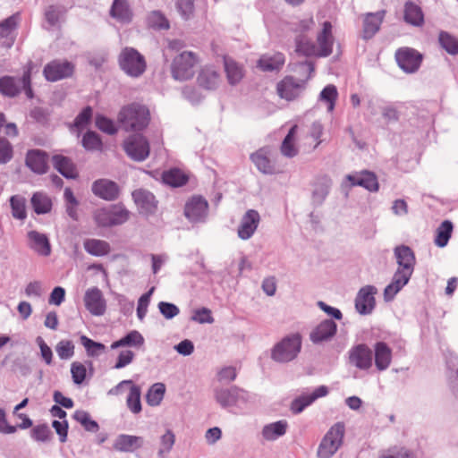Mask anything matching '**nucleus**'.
<instances>
[{
    "label": "nucleus",
    "instance_id": "nucleus-9",
    "mask_svg": "<svg viewBox=\"0 0 458 458\" xmlns=\"http://www.w3.org/2000/svg\"><path fill=\"white\" fill-rule=\"evenodd\" d=\"M214 397L222 408L227 410L241 407L247 402L246 393L235 386L230 387H215Z\"/></svg>",
    "mask_w": 458,
    "mask_h": 458
},
{
    "label": "nucleus",
    "instance_id": "nucleus-55",
    "mask_svg": "<svg viewBox=\"0 0 458 458\" xmlns=\"http://www.w3.org/2000/svg\"><path fill=\"white\" fill-rule=\"evenodd\" d=\"M18 19L19 14L15 13L0 22V38H9L17 27Z\"/></svg>",
    "mask_w": 458,
    "mask_h": 458
},
{
    "label": "nucleus",
    "instance_id": "nucleus-35",
    "mask_svg": "<svg viewBox=\"0 0 458 458\" xmlns=\"http://www.w3.org/2000/svg\"><path fill=\"white\" fill-rule=\"evenodd\" d=\"M110 15L122 23H129L132 18V12L127 0H114L110 9Z\"/></svg>",
    "mask_w": 458,
    "mask_h": 458
},
{
    "label": "nucleus",
    "instance_id": "nucleus-39",
    "mask_svg": "<svg viewBox=\"0 0 458 458\" xmlns=\"http://www.w3.org/2000/svg\"><path fill=\"white\" fill-rule=\"evenodd\" d=\"M144 337L137 330H131L119 340L111 344V349H117L120 347H134L140 348L144 344Z\"/></svg>",
    "mask_w": 458,
    "mask_h": 458
},
{
    "label": "nucleus",
    "instance_id": "nucleus-50",
    "mask_svg": "<svg viewBox=\"0 0 458 458\" xmlns=\"http://www.w3.org/2000/svg\"><path fill=\"white\" fill-rule=\"evenodd\" d=\"M438 41L440 46L450 55L458 54V39L445 31L439 33Z\"/></svg>",
    "mask_w": 458,
    "mask_h": 458
},
{
    "label": "nucleus",
    "instance_id": "nucleus-14",
    "mask_svg": "<svg viewBox=\"0 0 458 458\" xmlns=\"http://www.w3.org/2000/svg\"><path fill=\"white\" fill-rule=\"evenodd\" d=\"M208 214V203L201 196H193L185 204L184 215L192 223L205 222Z\"/></svg>",
    "mask_w": 458,
    "mask_h": 458
},
{
    "label": "nucleus",
    "instance_id": "nucleus-36",
    "mask_svg": "<svg viewBox=\"0 0 458 458\" xmlns=\"http://www.w3.org/2000/svg\"><path fill=\"white\" fill-rule=\"evenodd\" d=\"M404 21L414 27H421L424 24V14L421 8L411 1L404 4Z\"/></svg>",
    "mask_w": 458,
    "mask_h": 458
},
{
    "label": "nucleus",
    "instance_id": "nucleus-30",
    "mask_svg": "<svg viewBox=\"0 0 458 458\" xmlns=\"http://www.w3.org/2000/svg\"><path fill=\"white\" fill-rule=\"evenodd\" d=\"M411 277V275L395 271L391 283L384 290V300L386 301H393L395 295L408 284Z\"/></svg>",
    "mask_w": 458,
    "mask_h": 458
},
{
    "label": "nucleus",
    "instance_id": "nucleus-18",
    "mask_svg": "<svg viewBox=\"0 0 458 458\" xmlns=\"http://www.w3.org/2000/svg\"><path fill=\"white\" fill-rule=\"evenodd\" d=\"M84 303L86 309L94 316H101L106 311V300L98 287H93L86 291Z\"/></svg>",
    "mask_w": 458,
    "mask_h": 458
},
{
    "label": "nucleus",
    "instance_id": "nucleus-10",
    "mask_svg": "<svg viewBox=\"0 0 458 458\" xmlns=\"http://www.w3.org/2000/svg\"><path fill=\"white\" fill-rule=\"evenodd\" d=\"M126 154L133 160L144 161L149 155V143L141 134L129 136L123 143Z\"/></svg>",
    "mask_w": 458,
    "mask_h": 458
},
{
    "label": "nucleus",
    "instance_id": "nucleus-45",
    "mask_svg": "<svg viewBox=\"0 0 458 458\" xmlns=\"http://www.w3.org/2000/svg\"><path fill=\"white\" fill-rule=\"evenodd\" d=\"M31 205L37 214H47L51 210V199L45 194L37 192L31 198Z\"/></svg>",
    "mask_w": 458,
    "mask_h": 458
},
{
    "label": "nucleus",
    "instance_id": "nucleus-42",
    "mask_svg": "<svg viewBox=\"0 0 458 458\" xmlns=\"http://www.w3.org/2000/svg\"><path fill=\"white\" fill-rule=\"evenodd\" d=\"M286 428L287 422L285 420H278L264 426L262 436L266 440L273 441L284 436L286 432Z\"/></svg>",
    "mask_w": 458,
    "mask_h": 458
},
{
    "label": "nucleus",
    "instance_id": "nucleus-6",
    "mask_svg": "<svg viewBox=\"0 0 458 458\" xmlns=\"http://www.w3.org/2000/svg\"><path fill=\"white\" fill-rule=\"evenodd\" d=\"M118 64L121 70L132 78L141 76L147 68L145 57L138 50L129 47L121 51Z\"/></svg>",
    "mask_w": 458,
    "mask_h": 458
},
{
    "label": "nucleus",
    "instance_id": "nucleus-21",
    "mask_svg": "<svg viewBox=\"0 0 458 458\" xmlns=\"http://www.w3.org/2000/svg\"><path fill=\"white\" fill-rule=\"evenodd\" d=\"M337 331V325L332 319L320 322L310 334V341L315 344L330 341Z\"/></svg>",
    "mask_w": 458,
    "mask_h": 458
},
{
    "label": "nucleus",
    "instance_id": "nucleus-54",
    "mask_svg": "<svg viewBox=\"0 0 458 458\" xmlns=\"http://www.w3.org/2000/svg\"><path fill=\"white\" fill-rule=\"evenodd\" d=\"M148 24L155 30L169 29V21L159 11H153L148 16Z\"/></svg>",
    "mask_w": 458,
    "mask_h": 458
},
{
    "label": "nucleus",
    "instance_id": "nucleus-31",
    "mask_svg": "<svg viewBox=\"0 0 458 458\" xmlns=\"http://www.w3.org/2000/svg\"><path fill=\"white\" fill-rule=\"evenodd\" d=\"M384 16L385 11L366 14L363 21V34L366 39L371 38L379 30Z\"/></svg>",
    "mask_w": 458,
    "mask_h": 458
},
{
    "label": "nucleus",
    "instance_id": "nucleus-7",
    "mask_svg": "<svg viewBox=\"0 0 458 458\" xmlns=\"http://www.w3.org/2000/svg\"><path fill=\"white\" fill-rule=\"evenodd\" d=\"M345 433V426L344 422H336L334 424L322 438L318 449V458L332 457L343 444Z\"/></svg>",
    "mask_w": 458,
    "mask_h": 458
},
{
    "label": "nucleus",
    "instance_id": "nucleus-43",
    "mask_svg": "<svg viewBox=\"0 0 458 458\" xmlns=\"http://www.w3.org/2000/svg\"><path fill=\"white\" fill-rule=\"evenodd\" d=\"M453 223L449 220L443 221L437 228L435 244L439 248H444L447 245L453 232Z\"/></svg>",
    "mask_w": 458,
    "mask_h": 458
},
{
    "label": "nucleus",
    "instance_id": "nucleus-51",
    "mask_svg": "<svg viewBox=\"0 0 458 458\" xmlns=\"http://www.w3.org/2000/svg\"><path fill=\"white\" fill-rule=\"evenodd\" d=\"M165 387L162 383L154 384L146 395L147 403L150 406L158 405L163 400L165 394Z\"/></svg>",
    "mask_w": 458,
    "mask_h": 458
},
{
    "label": "nucleus",
    "instance_id": "nucleus-53",
    "mask_svg": "<svg viewBox=\"0 0 458 458\" xmlns=\"http://www.w3.org/2000/svg\"><path fill=\"white\" fill-rule=\"evenodd\" d=\"M82 146L89 151L100 150L102 148V140L99 135L92 131H88L82 137Z\"/></svg>",
    "mask_w": 458,
    "mask_h": 458
},
{
    "label": "nucleus",
    "instance_id": "nucleus-49",
    "mask_svg": "<svg viewBox=\"0 0 458 458\" xmlns=\"http://www.w3.org/2000/svg\"><path fill=\"white\" fill-rule=\"evenodd\" d=\"M175 443V435L171 429H166L165 434L160 437V447L157 452L159 458H165L171 452Z\"/></svg>",
    "mask_w": 458,
    "mask_h": 458
},
{
    "label": "nucleus",
    "instance_id": "nucleus-38",
    "mask_svg": "<svg viewBox=\"0 0 458 458\" xmlns=\"http://www.w3.org/2000/svg\"><path fill=\"white\" fill-rule=\"evenodd\" d=\"M198 83L206 89H215L220 82V76L213 68L206 67L198 75Z\"/></svg>",
    "mask_w": 458,
    "mask_h": 458
},
{
    "label": "nucleus",
    "instance_id": "nucleus-46",
    "mask_svg": "<svg viewBox=\"0 0 458 458\" xmlns=\"http://www.w3.org/2000/svg\"><path fill=\"white\" fill-rule=\"evenodd\" d=\"M72 417L89 432H97L99 429L98 422L92 420L89 413L86 411L77 410Z\"/></svg>",
    "mask_w": 458,
    "mask_h": 458
},
{
    "label": "nucleus",
    "instance_id": "nucleus-22",
    "mask_svg": "<svg viewBox=\"0 0 458 458\" xmlns=\"http://www.w3.org/2000/svg\"><path fill=\"white\" fill-rule=\"evenodd\" d=\"M92 192L100 199L107 201L114 200L119 196L118 185L107 179H99L93 182Z\"/></svg>",
    "mask_w": 458,
    "mask_h": 458
},
{
    "label": "nucleus",
    "instance_id": "nucleus-17",
    "mask_svg": "<svg viewBox=\"0 0 458 458\" xmlns=\"http://www.w3.org/2000/svg\"><path fill=\"white\" fill-rule=\"evenodd\" d=\"M260 222V216L255 209H249L242 216L238 226L237 234L242 240H249L255 233Z\"/></svg>",
    "mask_w": 458,
    "mask_h": 458
},
{
    "label": "nucleus",
    "instance_id": "nucleus-5",
    "mask_svg": "<svg viewBox=\"0 0 458 458\" xmlns=\"http://www.w3.org/2000/svg\"><path fill=\"white\" fill-rule=\"evenodd\" d=\"M301 336L292 334L284 337L271 350V359L278 363H287L293 360L301 349Z\"/></svg>",
    "mask_w": 458,
    "mask_h": 458
},
{
    "label": "nucleus",
    "instance_id": "nucleus-63",
    "mask_svg": "<svg viewBox=\"0 0 458 458\" xmlns=\"http://www.w3.org/2000/svg\"><path fill=\"white\" fill-rule=\"evenodd\" d=\"M51 435V430L46 424L38 425L31 430V437L39 442L48 441Z\"/></svg>",
    "mask_w": 458,
    "mask_h": 458
},
{
    "label": "nucleus",
    "instance_id": "nucleus-62",
    "mask_svg": "<svg viewBox=\"0 0 458 458\" xmlns=\"http://www.w3.org/2000/svg\"><path fill=\"white\" fill-rule=\"evenodd\" d=\"M383 118L386 123H396L399 121L400 113L393 104L379 106Z\"/></svg>",
    "mask_w": 458,
    "mask_h": 458
},
{
    "label": "nucleus",
    "instance_id": "nucleus-26",
    "mask_svg": "<svg viewBox=\"0 0 458 458\" xmlns=\"http://www.w3.org/2000/svg\"><path fill=\"white\" fill-rule=\"evenodd\" d=\"M373 358L377 370H386L392 362V349L385 342H377L373 346Z\"/></svg>",
    "mask_w": 458,
    "mask_h": 458
},
{
    "label": "nucleus",
    "instance_id": "nucleus-19",
    "mask_svg": "<svg viewBox=\"0 0 458 458\" xmlns=\"http://www.w3.org/2000/svg\"><path fill=\"white\" fill-rule=\"evenodd\" d=\"M394 252L398 264L396 271L412 276L416 262L412 250L408 246L401 245L395 247Z\"/></svg>",
    "mask_w": 458,
    "mask_h": 458
},
{
    "label": "nucleus",
    "instance_id": "nucleus-20",
    "mask_svg": "<svg viewBox=\"0 0 458 458\" xmlns=\"http://www.w3.org/2000/svg\"><path fill=\"white\" fill-rule=\"evenodd\" d=\"M132 199L139 208L140 213L144 215L154 214L157 208V201L150 191L139 189L132 192Z\"/></svg>",
    "mask_w": 458,
    "mask_h": 458
},
{
    "label": "nucleus",
    "instance_id": "nucleus-3",
    "mask_svg": "<svg viewBox=\"0 0 458 458\" xmlns=\"http://www.w3.org/2000/svg\"><path fill=\"white\" fill-rule=\"evenodd\" d=\"M130 211L121 203L97 208L92 216L99 227H113L126 223L130 218Z\"/></svg>",
    "mask_w": 458,
    "mask_h": 458
},
{
    "label": "nucleus",
    "instance_id": "nucleus-25",
    "mask_svg": "<svg viewBox=\"0 0 458 458\" xmlns=\"http://www.w3.org/2000/svg\"><path fill=\"white\" fill-rule=\"evenodd\" d=\"M346 179L352 186H360L369 191H377L378 190L377 176L372 172L363 170L346 175Z\"/></svg>",
    "mask_w": 458,
    "mask_h": 458
},
{
    "label": "nucleus",
    "instance_id": "nucleus-29",
    "mask_svg": "<svg viewBox=\"0 0 458 458\" xmlns=\"http://www.w3.org/2000/svg\"><path fill=\"white\" fill-rule=\"evenodd\" d=\"M143 437L127 434H121L117 436L114 442V448L116 451L123 453H132L135 450L143 446Z\"/></svg>",
    "mask_w": 458,
    "mask_h": 458
},
{
    "label": "nucleus",
    "instance_id": "nucleus-15",
    "mask_svg": "<svg viewBox=\"0 0 458 458\" xmlns=\"http://www.w3.org/2000/svg\"><path fill=\"white\" fill-rule=\"evenodd\" d=\"M74 66L65 60H54L44 67V76L48 81H57L72 76Z\"/></svg>",
    "mask_w": 458,
    "mask_h": 458
},
{
    "label": "nucleus",
    "instance_id": "nucleus-12",
    "mask_svg": "<svg viewBox=\"0 0 458 458\" xmlns=\"http://www.w3.org/2000/svg\"><path fill=\"white\" fill-rule=\"evenodd\" d=\"M306 88V80L286 76L277 83L276 90L281 98L291 101L298 98Z\"/></svg>",
    "mask_w": 458,
    "mask_h": 458
},
{
    "label": "nucleus",
    "instance_id": "nucleus-2",
    "mask_svg": "<svg viewBox=\"0 0 458 458\" xmlns=\"http://www.w3.org/2000/svg\"><path fill=\"white\" fill-rule=\"evenodd\" d=\"M121 127L127 131H142L149 122V111L142 105L132 103L123 106L117 117Z\"/></svg>",
    "mask_w": 458,
    "mask_h": 458
},
{
    "label": "nucleus",
    "instance_id": "nucleus-27",
    "mask_svg": "<svg viewBox=\"0 0 458 458\" xmlns=\"http://www.w3.org/2000/svg\"><path fill=\"white\" fill-rule=\"evenodd\" d=\"M271 150L268 148H263L251 154L250 159L259 171L265 174L276 173V167L271 160Z\"/></svg>",
    "mask_w": 458,
    "mask_h": 458
},
{
    "label": "nucleus",
    "instance_id": "nucleus-56",
    "mask_svg": "<svg viewBox=\"0 0 458 458\" xmlns=\"http://www.w3.org/2000/svg\"><path fill=\"white\" fill-rule=\"evenodd\" d=\"M55 352L61 360H70L74 355V344L70 340H61L55 346Z\"/></svg>",
    "mask_w": 458,
    "mask_h": 458
},
{
    "label": "nucleus",
    "instance_id": "nucleus-60",
    "mask_svg": "<svg viewBox=\"0 0 458 458\" xmlns=\"http://www.w3.org/2000/svg\"><path fill=\"white\" fill-rule=\"evenodd\" d=\"M96 126L101 131L109 135H114L117 131V128L114 121L104 115L98 114L96 116Z\"/></svg>",
    "mask_w": 458,
    "mask_h": 458
},
{
    "label": "nucleus",
    "instance_id": "nucleus-44",
    "mask_svg": "<svg viewBox=\"0 0 458 458\" xmlns=\"http://www.w3.org/2000/svg\"><path fill=\"white\" fill-rule=\"evenodd\" d=\"M297 125H293L288 131L281 145V153L286 157H293L298 154L293 140Z\"/></svg>",
    "mask_w": 458,
    "mask_h": 458
},
{
    "label": "nucleus",
    "instance_id": "nucleus-4",
    "mask_svg": "<svg viewBox=\"0 0 458 458\" xmlns=\"http://www.w3.org/2000/svg\"><path fill=\"white\" fill-rule=\"evenodd\" d=\"M21 90H24L28 98H33L30 69L24 71L21 77L5 75L0 78V93L4 97L15 98Z\"/></svg>",
    "mask_w": 458,
    "mask_h": 458
},
{
    "label": "nucleus",
    "instance_id": "nucleus-13",
    "mask_svg": "<svg viewBox=\"0 0 458 458\" xmlns=\"http://www.w3.org/2000/svg\"><path fill=\"white\" fill-rule=\"evenodd\" d=\"M349 362L360 370H369L373 365V352L365 344H359L349 351Z\"/></svg>",
    "mask_w": 458,
    "mask_h": 458
},
{
    "label": "nucleus",
    "instance_id": "nucleus-59",
    "mask_svg": "<svg viewBox=\"0 0 458 458\" xmlns=\"http://www.w3.org/2000/svg\"><path fill=\"white\" fill-rule=\"evenodd\" d=\"M154 290L155 288L151 287L147 293L142 294L138 301L137 317L140 321H142L147 315L148 306Z\"/></svg>",
    "mask_w": 458,
    "mask_h": 458
},
{
    "label": "nucleus",
    "instance_id": "nucleus-47",
    "mask_svg": "<svg viewBox=\"0 0 458 458\" xmlns=\"http://www.w3.org/2000/svg\"><path fill=\"white\" fill-rule=\"evenodd\" d=\"M12 215L14 218L24 220L27 216L26 199L21 195L12 196L10 199Z\"/></svg>",
    "mask_w": 458,
    "mask_h": 458
},
{
    "label": "nucleus",
    "instance_id": "nucleus-61",
    "mask_svg": "<svg viewBox=\"0 0 458 458\" xmlns=\"http://www.w3.org/2000/svg\"><path fill=\"white\" fill-rule=\"evenodd\" d=\"M71 374L74 384H82L87 375L85 365L79 361H73L71 364Z\"/></svg>",
    "mask_w": 458,
    "mask_h": 458
},
{
    "label": "nucleus",
    "instance_id": "nucleus-48",
    "mask_svg": "<svg viewBox=\"0 0 458 458\" xmlns=\"http://www.w3.org/2000/svg\"><path fill=\"white\" fill-rule=\"evenodd\" d=\"M80 341L81 344L85 348L87 355L89 357H98L106 351L105 344L98 342H95L86 335H81L80 337Z\"/></svg>",
    "mask_w": 458,
    "mask_h": 458
},
{
    "label": "nucleus",
    "instance_id": "nucleus-57",
    "mask_svg": "<svg viewBox=\"0 0 458 458\" xmlns=\"http://www.w3.org/2000/svg\"><path fill=\"white\" fill-rule=\"evenodd\" d=\"M337 96L336 87L333 84H329L322 89L319 98L320 100L325 101L328 105V111H332Z\"/></svg>",
    "mask_w": 458,
    "mask_h": 458
},
{
    "label": "nucleus",
    "instance_id": "nucleus-11",
    "mask_svg": "<svg viewBox=\"0 0 458 458\" xmlns=\"http://www.w3.org/2000/svg\"><path fill=\"white\" fill-rule=\"evenodd\" d=\"M395 59L399 67L406 73L417 72L422 62V55L410 47L399 48L395 53Z\"/></svg>",
    "mask_w": 458,
    "mask_h": 458
},
{
    "label": "nucleus",
    "instance_id": "nucleus-64",
    "mask_svg": "<svg viewBox=\"0 0 458 458\" xmlns=\"http://www.w3.org/2000/svg\"><path fill=\"white\" fill-rule=\"evenodd\" d=\"M158 310L166 319H172L180 313V310L175 304L166 301H160Z\"/></svg>",
    "mask_w": 458,
    "mask_h": 458
},
{
    "label": "nucleus",
    "instance_id": "nucleus-52",
    "mask_svg": "<svg viewBox=\"0 0 458 458\" xmlns=\"http://www.w3.org/2000/svg\"><path fill=\"white\" fill-rule=\"evenodd\" d=\"M126 403L130 411L133 413H139L141 411L140 388L132 385L127 396Z\"/></svg>",
    "mask_w": 458,
    "mask_h": 458
},
{
    "label": "nucleus",
    "instance_id": "nucleus-40",
    "mask_svg": "<svg viewBox=\"0 0 458 458\" xmlns=\"http://www.w3.org/2000/svg\"><path fill=\"white\" fill-rule=\"evenodd\" d=\"M162 179L165 184L176 188L186 184L189 177L182 170L172 168L163 173Z\"/></svg>",
    "mask_w": 458,
    "mask_h": 458
},
{
    "label": "nucleus",
    "instance_id": "nucleus-37",
    "mask_svg": "<svg viewBox=\"0 0 458 458\" xmlns=\"http://www.w3.org/2000/svg\"><path fill=\"white\" fill-rule=\"evenodd\" d=\"M224 66L228 83L233 86L238 84L244 75L242 67L233 59L227 56L224 58Z\"/></svg>",
    "mask_w": 458,
    "mask_h": 458
},
{
    "label": "nucleus",
    "instance_id": "nucleus-8",
    "mask_svg": "<svg viewBox=\"0 0 458 458\" xmlns=\"http://www.w3.org/2000/svg\"><path fill=\"white\" fill-rule=\"evenodd\" d=\"M199 63L197 54L192 51H183L176 55L171 65V72L176 81H187L193 77L195 66Z\"/></svg>",
    "mask_w": 458,
    "mask_h": 458
},
{
    "label": "nucleus",
    "instance_id": "nucleus-23",
    "mask_svg": "<svg viewBox=\"0 0 458 458\" xmlns=\"http://www.w3.org/2000/svg\"><path fill=\"white\" fill-rule=\"evenodd\" d=\"M27 238L28 246L33 251L43 257H48L51 254V244L47 234L31 230L28 232Z\"/></svg>",
    "mask_w": 458,
    "mask_h": 458
},
{
    "label": "nucleus",
    "instance_id": "nucleus-58",
    "mask_svg": "<svg viewBox=\"0 0 458 458\" xmlns=\"http://www.w3.org/2000/svg\"><path fill=\"white\" fill-rule=\"evenodd\" d=\"M13 157V148L10 141L0 137V165L9 163Z\"/></svg>",
    "mask_w": 458,
    "mask_h": 458
},
{
    "label": "nucleus",
    "instance_id": "nucleus-16",
    "mask_svg": "<svg viewBox=\"0 0 458 458\" xmlns=\"http://www.w3.org/2000/svg\"><path fill=\"white\" fill-rule=\"evenodd\" d=\"M377 288L373 285L361 287L355 298V309L360 315L370 314L376 306Z\"/></svg>",
    "mask_w": 458,
    "mask_h": 458
},
{
    "label": "nucleus",
    "instance_id": "nucleus-28",
    "mask_svg": "<svg viewBox=\"0 0 458 458\" xmlns=\"http://www.w3.org/2000/svg\"><path fill=\"white\" fill-rule=\"evenodd\" d=\"M26 165L36 174H45L47 170V153L40 149L29 150L26 155Z\"/></svg>",
    "mask_w": 458,
    "mask_h": 458
},
{
    "label": "nucleus",
    "instance_id": "nucleus-24",
    "mask_svg": "<svg viewBox=\"0 0 458 458\" xmlns=\"http://www.w3.org/2000/svg\"><path fill=\"white\" fill-rule=\"evenodd\" d=\"M328 394V389L325 386H320L312 393L304 394L295 398L291 405L293 413H301L306 407L310 405L318 398L324 397Z\"/></svg>",
    "mask_w": 458,
    "mask_h": 458
},
{
    "label": "nucleus",
    "instance_id": "nucleus-32",
    "mask_svg": "<svg viewBox=\"0 0 458 458\" xmlns=\"http://www.w3.org/2000/svg\"><path fill=\"white\" fill-rule=\"evenodd\" d=\"M284 61V55L282 53L265 54L259 59L258 67L263 72L279 71L283 67Z\"/></svg>",
    "mask_w": 458,
    "mask_h": 458
},
{
    "label": "nucleus",
    "instance_id": "nucleus-1",
    "mask_svg": "<svg viewBox=\"0 0 458 458\" xmlns=\"http://www.w3.org/2000/svg\"><path fill=\"white\" fill-rule=\"evenodd\" d=\"M317 41L318 44V47L304 36H301L296 39V51L306 56H328L332 53L334 43L332 24L330 21H325L323 23L322 30L318 33Z\"/></svg>",
    "mask_w": 458,
    "mask_h": 458
},
{
    "label": "nucleus",
    "instance_id": "nucleus-33",
    "mask_svg": "<svg viewBox=\"0 0 458 458\" xmlns=\"http://www.w3.org/2000/svg\"><path fill=\"white\" fill-rule=\"evenodd\" d=\"M54 167L64 177L68 179H74L77 177L78 173L76 166L71 158L63 155H55L52 157Z\"/></svg>",
    "mask_w": 458,
    "mask_h": 458
},
{
    "label": "nucleus",
    "instance_id": "nucleus-34",
    "mask_svg": "<svg viewBox=\"0 0 458 458\" xmlns=\"http://www.w3.org/2000/svg\"><path fill=\"white\" fill-rule=\"evenodd\" d=\"M331 181L327 177L318 179L313 185L311 201L315 207L321 206L329 194Z\"/></svg>",
    "mask_w": 458,
    "mask_h": 458
},
{
    "label": "nucleus",
    "instance_id": "nucleus-41",
    "mask_svg": "<svg viewBox=\"0 0 458 458\" xmlns=\"http://www.w3.org/2000/svg\"><path fill=\"white\" fill-rule=\"evenodd\" d=\"M85 250L96 257L107 255L110 252V245L107 242L98 239H87L83 243Z\"/></svg>",
    "mask_w": 458,
    "mask_h": 458
}]
</instances>
